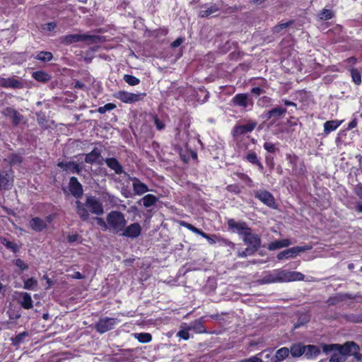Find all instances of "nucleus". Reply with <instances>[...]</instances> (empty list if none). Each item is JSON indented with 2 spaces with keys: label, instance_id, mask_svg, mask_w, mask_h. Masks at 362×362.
I'll return each mask as SVG.
<instances>
[{
  "label": "nucleus",
  "instance_id": "nucleus-1",
  "mask_svg": "<svg viewBox=\"0 0 362 362\" xmlns=\"http://www.w3.org/2000/svg\"><path fill=\"white\" fill-rule=\"evenodd\" d=\"M322 351L330 354L329 362H344L347 357L351 356L358 346L354 341H346L344 344H322Z\"/></svg>",
  "mask_w": 362,
  "mask_h": 362
},
{
  "label": "nucleus",
  "instance_id": "nucleus-2",
  "mask_svg": "<svg viewBox=\"0 0 362 362\" xmlns=\"http://www.w3.org/2000/svg\"><path fill=\"white\" fill-rule=\"evenodd\" d=\"M106 220L109 224V230L113 233H121L127 223L124 215L118 211H111L108 213Z\"/></svg>",
  "mask_w": 362,
  "mask_h": 362
},
{
  "label": "nucleus",
  "instance_id": "nucleus-3",
  "mask_svg": "<svg viewBox=\"0 0 362 362\" xmlns=\"http://www.w3.org/2000/svg\"><path fill=\"white\" fill-rule=\"evenodd\" d=\"M101 37L95 35L88 34H71L64 36V42L69 45L78 42H89L90 43H98Z\"/></svg>",
  "mask_w": 362,
  "mask_h": 362
},
{
  "label": "nucleus",
  "instance_id": "nucleus-4",
  "mask_svg": "<svg viewBox=\"0 0 362 362\" xmlns=\"http://www.w3.org/2000/svg\"><path fill=\"white\" fill-rule=\"evenodd\" d=\"M279 283L301 281L304 279V274L298 272H290L281 269H277Z\"/></svg>",
  "mask_w": 362,
  "mask_h": 362
},
{
  "label": "nucleus",
  "instance_id": "nucleus-5",
  "mask_svg": "<svg viewBox=\"0 0 362 362\" xmlns=\"http://www.w3.org/2000/svg\"><path fill=\"white\" fill-rule=\"evenodd\" d=\"M312 249V246L307 245L305 246H296L289 249H286L282 252H280L277 255V259L279 260H282L284 259L288 258H294L296 257L300 252H305L307 250H310Z\"/></svg>",
  "mask_w": 362,
  "mask_h": 362
},
{
  "label": "nucleus",
  "instance_id": "nucleus-6",
  "mask_svg": "<svg viewBox=\"0 0 362 362\" xmlns=\"http://www.w3.org/2000/svg\"><path fill=\"white\" fill-rule=\"evenodd\" d=\"M86 206L89 211L97 216L104 214V209L102 203L94 196H88L86 199Z\"/></svg>",
  "mask_w": 362,
  "mask_h": 362
},
{
  "label": "nucleus",
  "instance_id": "nucleus-7",
  "mask_svg": "<svg viewBox=\"0 0 362 362\" xmlns=\"http://www.w3.org/2000/svg\"><path fill=\"white\" fill-rule=\"evenodd\" d=\"M286 108L277 106L269 111L264 112L262 117L267 120L271 119V124H274L286 114Z\"/></svg>",
  "mask_w": 362,
  "mask_h": 362
},
{
  "label": "nucleus",
  "instance_id": "nucleus-8",
  "mask_svg": "<svg viewBox=\"0 0 362 362\" xmlns=\"http://www.w3.org/2000/svg\"><path fill=\"white\" fill-rule=\"evenodd\" d=\"M146 96V93H132L126 91H119L115 97L125 103H133L142 100Z\"/></svg>",
  "mask_w": 362,
  "mask_h": 362
},
{
  "label": "nucleus",
  "instance_id": "nucleus-9",
  "mask_svg": "<svg viewBox=\"0 0 362 362\" xmlns=\"http://www.w3.org/2000/svg\"><path fill=\"white\" fill-rule=\"evenodd\" d=\"M243 240L244 243L248 246L247 247L255 252L261 247L262 240L260 236L258 234L253 233L252 230L248 233V235H245Z\"/></svg>",
  "mask_w": 362,
  "mask_h": 362
},
{
  "label": "nucleus",
  "instance_id": "nucleus-10",
  "mask_svg": "<svg viewBox=\"0 0 362 362\" xmlns=\"http://www.w3.org/2000/svg\"><path fill=\"white\" fill-rule=\"evenodd\" d=\"M228 226L230 230L233 232L236 231L240 235L243 236V238L245 235H248V233L252 230L245 222H237L233 218L228 221Z\"/></svg>",
  "mask_w": 362,
  "mask_h": 362
},
{
  "label": "nucleus",
  "instance_id": "nucleus-11",
  "mask_svg": "<svg viewBox=\"0 0 362 362\" xmlns=\"http://www.w3.org/2000/svg\"><path fill=\"white\" fill-rule=\"evenodd\" d=\"M255 197L260 200L262 203H264L267 206L275 209L276 208V202L274 196L267 190H259L255 191Z\"/></svg>",
  "mask_w": 362,
  "mask_h": 362
},
{
  "label": "nucleus",
  "instance_id": "nucleus-12",
  "mask_svg": "<svg viewBox=\"0 0 362 362\" xmlns=\"http://www.w3.org/2000/svg\"><path fill=\"white\" fill-rule=\"evenodd\" d=\"M141 226L139 223H133L128 226L124 227L121 235L132 239L137 238L141 233Z\"/></svg>",
  "mask_w": 362,
  "mask_h": 362
},
{
  "label": "nucleus",
  "instance_id": "nucleus-13",
  "mask_svg": "<svg viewBox=\"0 0 362 362\" xmlns=\"http://www.w3.org/2000/svg\"><path fill=\"white\" fill-rule=\"evenodd\" d=\"M234 105L247 109L249 106L253 105V101L248 93H238L232 98Z\"/></svg>",
  "mask_w": 362,
  "mask_h": 362
},
{
  "label": "nucleus",
  "instance_id": "nucleus-14",
  "mask_svg": "<svg viewBox=\"0 0 362 362\" xmlns=\"http://www.w3.org/2000/svg\"><path fill=\"white\" fill-rule=\"evenodd\" d=\"M119 322L117 318L104 317L100 319L95 325L98 332L104 333L112 329L114 326Z\"/></svg>",
  "mask_w": 362,
  "mask_h": 362
},
{
  "label": "nucleus",
  "instance_id": "nucleus-15",
  "mask_svg": "<svg viewBox=\"0 0 362 362\" xmlns=\"http://www.w3.org/2000/svg\"><path fill=\"white\" fill-rule=\"evenodd\" d=\"M257 126V122L249 120L246 124L236 125L233 128V135L234 137L243 135L252 132Z\"/></svg>",
  "mask_w": 362,
  "mask_h": 362
},
{
  "label": "nucleus",
  "instance_id": "nucleus-16",
  "mask_svg": "<svg viewBox=\"0 0 362 362\" xmlns=\"http://www.w3.org/2000/svg\"><path fill=\"white\" fill-rule=\"evenodd\" d=\"M69 188L71 194L76 198H80L83 194L82 185L76 177H71L69 182Z\"/></svg>",
  "mask_w": 362,
  "mask_h": 362
},
{
  "label": "nucleus",
  "instance_id": "nucleus-17",
  "mask_svg": "<svg viewBox=\"0 0 362 362\" xmlns=\"http://www.w3.org/2000/svg\"><path fill=\"white\" fill-rule=\"evenodd\" d=\"M57 166L62 168L63 170L69 171L71 173H75L78 175H81L83 167L80 166V165L74 161L69 162H59L57 164Z\"/></svg>",
  "mask_w": 362,
  "mask_h": 362
},
{
  "label": "nucleus",
  "instance_id": "nucleus-18",
  "mask_svg": "<svg viewBox=\"0 0 362 362\" xmlns=\"http://www.w3.org/2000/svg\"><path fill=\"white\" fill-rule=\"evenodd\" d=\"M100 157L101 150L95 147L90 153L85 155V162L89 164L98 163L102 165L103 162L100 160Z\"/></svg>",
  "mask_w": 362,
  "mask_h": 362
},
{
  "label": "nucleus",
  "instance_id": "nucleus-19",
  "mask_svg": "<svg viewBox=\"0 0 362 362\" xmlns=\"http://www.w3.org/2000/svg\"><path fill=\"white\" fill-rule=\"evenodd\" d=\"M0 86L4 88H23V83L13 77L0 78Z\"/></svg>",
  "mask_w": 362,
  "mask_h": 362
},
{
  "label": "nucleus",
  "instance_id": "nucleus-20",
  "mask_svg": "<svg viewBox=\"0 0 362 362\" xmlns=\"http://www.w3.org/2000/svg\"><path fill=\"white\" fill-rule=\"evenodd\" d=\"M104 161L108 168L114 170L115 174L121 175L124 173L129 177V175L124 171L122 165L115 158H107Z\"/></svg>",
  "mask_w": 362,
  "mask_h": 362
},
{
  "label": "nucleus",
  "instance_id": "nucleus-21",
  "mask_svg": "<svg viewBox=\"0 0 362 362\" xmlns=\"http://www.w3.org/2000/svg\"><path fill=\"white\" fill-rule=\"evenodd\" d=\"M356 296L351 293H338L335 294L334 296H331L327 300V303L329 305H334L337 303L346 300L348 299H355Z\"/></svg>",
  "mask_w": 362,
  "mask_h": 362
},
{
  "label": "nucleus",
  "instance_id": "nucleus-22",
  "mask_svg": "<svg viewBox=\"0 0 362 362\" xmlns=\"http://www.w3.org/2000/svg\"><path fill=\"white\" fill-rule=\"evenodd\" d=\"M76 214L78 217L83 221L88 222L90 220V216L88 211V208L86 206V203L83 204L80 201L77 200L75 202Z\"/></svg>",
  "mask_w": 362,
  "mask_h": 362
},
{
  "label": "nucleus",
  "instance_id": "nucleus-23",
  "mask_svg": "<svg viewBox=\"0 0 362 362\" xmlns=\"http://www.w3.org/2000/svg\"><path fill=\"white\" fill-rule=\"evenodd\" d=\"M129 179L133 181L132 187L135 194L141 195L149 191L148 186L139 178L129 177Z\"/></svg>",
  "mask_w": 362,
  "mask_h": 362
},
{
  "label": "nucleus",
  "instance_id": "nucleus-24",
  "mask_svg": "<svg viewBox=\"0 0 362 362\" xmlns=\"http://www.w3.org/2000/svg\"><path fill=\"white\" fill-rule=\"evenodd\" d=\"M74 354L69 351L50 354L47 356V362H62L64 360L72 358Z\"/></svg>",
  "mask_w": 362,
  "mask_h": 362
},
{
  "label": "nucleus",
  "instance_id": "nucleus-25",
  "mask_svg": "<svg viewBox=\"0 0 362 362\" xmlns=\"http://www.w3.org/2000/svg\"><path fill=\"white\" fill-rule=\"evenodd\" d=\"M260 284L279 283L277 269L267 272L259 280Z\"/></svg>",
  "mask_w": 362,
  "mask_h": 362
},
{
  "label": "nucleus",
  "instance_id": "nucleus-26",
  "mask_svg": "<svg viewBox=\"0 0 362 362\" xmlns=\"http://www.w3.org/2000/svg\"><path fill=\"white\" fill-rule=\"evenodd\" d=\"M292 244L290 239H282V240H277L274 242H272L268 245V250L270 251L276 250L282 247H286Z\"/></svg>",
  "mask_w": 362,
  "mask_h": 362
},
{
  "label": "nucleus",
  "instance_id": "nucleus-27",
  "mask_svg": "<svg viewBox=\"0 0 362 362\" xmlns=\"http://www.w3.org/2000/svg\"><path fill=\"white\" fill-rule=\"evenodd\" d=\"M30 228L36 232H40L47 227L46 223L41 218L35 217L30 221Z\"/></svg>",
  "mask_w": 362,
  "mask_h": 362
},
{
  "label": "nucleus",
  "instance_id": "nucleus-28",
  "mask_svg": "<svg viewBox=\"0 0 362 362\" xmlns=\"http://www.w3.org/2000/svg\"><path fill=\"white\" fill-rule=\"evenodd\" d=\"M203 7L206 8L204 10H201L199 13V16L201 18H206L209 16L210 15L216 13V11H219V7L216 4H212L209 5V6H207L206 5H204Z\"/></svg>",
  "mask_w": 362,
  "mask_h": 362
},
{
  "label": "nucleus",
  "instance_id": "nucleus-29",
  "mask_svg": "<svg viewBox=\"0 0 362 362\" xmlns=\"http://www.w3.org/2000/svg\"><path fill=\"white\" fill-rule=\"evenodd\" d=\"M158 200V199L155 195L148 194L141 199L137 203L139 204L143 203V205L147 208L155 205Z\"/></svg>",
  "mask_w": 362,
  "mask_h": 362
},
{
  "label": "nucleus",
  "instance_id": "nucleus-30",
  "mask_svg": "<svg viewBox=\"0 0 362 362\" xmlns=\"http://www.w3.org/2000/svg\"><path fill=\"white\" fill-rule=\"evenodd\" d=\"M298 321L294 324L293 328L296 329L300 326L304 325L310 321V316L307 312H298L297 313Z\"/></svg>",
  "mask_w": 362,
  "mask_h": 362
},
{
  "label": "nucleus",
  "instance_id": "nucleus-31",
  "mask_svg": "<svg viewBox=\"0 0 362 362\" xmlns=\"http://www.w3.org/2000/svg\"><path fill=\"white\" fill-rule=\"evenodd\" d=\"M32 77L41 83H47L51 79V76L44 71H37L33 72Z\"/></svg>",
  "mask_w": 362,
  "mask_h": 362
},
{
  "label": "nucleus",
  "instance_id": "nucleus-32",
  "mask_svg": "<svg viewBox=\"0 0 362 362\" xmlns=\"http://www.w3.org/2000/svg\"><path fill=\"white\" fill-rule=\"evenodd\" d=\"M22 307L25 309L33 308V300L30 295L28 293H21V299L19 300Z\"/></svg>",
  "mask_w": 362,
  "mask_h": 362
},
{
  "label": "nucleus",
  "instance_id": "nucleus-33",
  "mask_svg": "<svg viewBox=\"0 0 362 362\" xmlns=\"http://www.w3.org/2000/svg\"><path fill=\"white\" fill-rule=\"evenodd\" d=\"M320 353L319 346L315 345H308L305 346V356L308 358L315 357Z\"/></svg>",
  "mask_w": 362,
  "mask_h": 362
},
{
  "label": "nucleus",
  "instance_id": "nucleus-34",
  "mask_svg": "<svg viewBox=\"0 0 362 362\" xmlns=\"http://www.w3.org/2000/svg\"><path fill=\"white\" fill-rule=\"evenodd\" d=\"M102 199L105 202L108 203L112 206H117L119 203L121 202V200L118 197L108 192L103 193Z\"/></svg>",
  "mask_w": 362,
  "mask_h": 362
},
{
  "label": "nucleus",
  "instance_id": "nucleus-35",
  "mask_svg": "<svg viewBox=\"0 0 362 362\" xmlns=\"http://www.w3.org/2000/svg\"><path fill=\"white\" fill-rule=\"evenodd\" d=\"M189 332H194L196 333H203L205 332V328L202 324V320H196L192 322L188 327Z\"/></svg>",
  "mask_w": 362,
  "mask_h": 362
},
{
  "label": "nucleus",
  "instance_id": "nucleus-36",
  "mask_svg": "<svg viewBox=\"0 0 362 362\" xmlns=\"http://www.w3.org/2000/svg\"><path fill=\"white\" fill-rule=\"evenodd\" d=\"M341 124L338 120L327 121L324 124V132L326 134H329L331 132L334 131Z\"/></svg>",
  "mask_w": 362,
  "mask_h": 362
},
{
  "label": "nucleus",
  "instance_id": "nucleus-37",
  "mask_svg": "<svg viewBox=\"0 0 362 362\" xmlns=\"http://www.w3.org/2000/svg\"><path fill=\"white\" fill-rule=\"evenodd\" d=\"M289 352H291V354L293 357H300L303 354H304L305 346H303L300 344H294V345L291 346Z\"/></svg>",
  "mask_w": 362,
  "mask_h": 362
},
{
  "label": "nucleus",
  "instance_id": "nucleus-38",
  "mask_svg": "<svg viewBox=\"0 0 362 362\" xmlns=\"http://www.w3.org/2000/svg\"><path fill=\"white\" fill-rule=\"evenodd\" d=\"M35 59L42 62H48L53 59V54L50 52L41 51L37 54Z\"/></svg>",
  "mask_w": 362,
  "mask_h": 362
},
{
  "label": "nucleus",
  "instance_id": "nucleus-39",
  "mask_svg": "<svg viewBox=\"0 0 362 362\" xmlns=\"http://www.w3.org/2000/svg\"><path fill=\"white\" fill-rule=\"evenodd\" d=\"M11 187L9 182V175L7 173L0 174V188L4 189H8Z\"/></svg>",
  "mask_w": 362,
  "mask_h": 362
},
{
  "label": "nucleus",
  "instance_id": "nucleus-40",
  "mask_svg": "<svg viewBox=\"0 0 362 362\" xmlns=\"http://www.w3.org/2000/svg\"><path fill=\"white\" fill-rule=\"evenodd\" d=\"M334 14V12L330 9H322L319 13L318 17L321 21H327L332 18Z\"/></svg>",
  "mask_w": 362,
  "mask_h": 362
},
{
  "label": "nucleus",
  "instance_id": "nucleus-41",
  "mask_svg": "<svg viewBox=\"0 0 362 362\" xmlns=\"http://www.w3.org/2000/svg\"><path fill=\"white\" fill-rule=\"evenodd\" d=\"M289 354V349L286 347H283L279 349L276 353V358L278 361H283Z\"/></svg>",
  "mask_w": 362,
  "mask_h": 362
},
{
  "label": "nucleus",
  "instance_id": "nucleus-42",
  "mask_svg": "<svg viewBox=\"0 0 362 362\" xmlns=\"http://www.w3.org/2000/svg\"><path fill=\"white\" fill-rule=\"evenodd\" d=\"M293 23V21H289L286 23H279L273 28L274 34H279L284 29L288 28Z\"/></svg>",
  "mask_w": 362,
  "mask_h": 362
},
{
  "label": "nucleus",
  "instance_id": "nucleus-43",
  "mask_svg": "<svg viewBox=\"0 0 362 362\" xmlns=\"http://www.w3.org/2000/svg\"><path fill=\"white\" fill-rule=\"evenodd\" d=\"M124 81L130 86L138 85L140 82L139 79L132 75L125 74L124 76Z\"/></svg>",
  "mask_w": 362,
  "mask_h": 362
},
{
  "label": "nucleus",
  "instance_id": "nucleus-44",
  "mask_svg": "<svg viewBox=\"0 0 362 362\" xmlns=\"http://www.w3.org/2000/svg\"><path fill=\"white\" fill-rule=\"evenodd\" d=\"M92 219L96 221L97 224L103 230H109V224L107 221H105L103 218L98 216L93 217Z\"/></svg>",
  "mask_w": 362,
  "mask_h": 362
},
{
  "label": "nucleus",
  "instance_id": "nucleus-45",
  "mask_svg": "<svg viewBox=\"0 0 362 362\" xmlns=\"http://www.w3.org/2000/svg\"><path fill=\"white\" fill-rule=\"evenodd\" d=\"M345 320L351 322H362V315L357 314H349L344 315Z\"/></svg>",
  "mask_w": 362,
  "mask_h": 362
},
{
  "label": "nucleus",
  "instance_id": "nucleus-46",
  "mask_svg": "<svg viewBox=\"0 0 362 362\" xmlns=\"http://www.w3.org/2000/svg\"><path fill=\"white\" fill-rule=\"evenodd\" d=\"M351 75L353 81L357 84L359 85L361 83V76L360 72L355 69H352L351 70Z\"/></svg>",
  "mask_w": 362,
  "mask_h": 362
},
{
  "label": "nucleus",
  "instance_id": "nucleus-47",
  "mask_svg": "<svg viewBox=\"0 0 362 362\" xmlns=\"http://www.w3.org/2000/svg\"><path fill=\"white\" fill-rule=\"evenodd\" d=\"M234 175H236L238 177L245 182L249 187L253 186L252 180L247 175L242 173H235Z\"/></svg>",
  "mask_w": 362,
  "mask_h": 362
},
{
  "label": "nucleus",
  "instance_id": "nucleus-48",
  "mask_svg": "<svg viewBox=\"0 0 362 362\" xmlns=\"http://www.w3.org/2000/svg\"><path fill=\"white\" fill-rule=\"evenodd\" d=\"M272 104V98L267 96L260 98L257 101V105L259 107H269Z\"/></svg>",
  "mask_w": 362,
  "mask_h": 362
},
{
  "label": "nucleus",
  "instance_id": "nucleus-49",
  "mask_svg": "<svg viewBox=\"0 0 362 362\" xmlns=\"http://www.w3.org/2000/svg\"><path fill=\"white\" fill-rule=\"evenodd\" d=\"M8 158L11 165L20 164L23 161V158L19 154L12 153Z\"/></svg>",
  "mask_w": 362,
  "mask_h": 362
},
{
  "label": "nucleus",
  "instance_id": "nucleus-50",
  "mask_svg": "<svg viewBox=\"0 0 362 362\" xmlns=\"http://www.w3.org/2000/svg\"><path fill=\"white\" fill-rule=\"evenodd\" d=\"M2 243L4 246H6L8 249L11 250L13 252H16L19 250L17 244L13 242H11L4 239Z\"/></svg>",
  "mask_w": 362,
  "mask_h": 362
},
{
  "label": "nucleus",
  "instance_id": "nucleus-51",
  "mask_svg": "<svg viewBox=\"0 0 362 362\" xmlns=\"http://www.w3.org/2000/svg\"><path fill=\"white\" fill-rule=\"evenodd\" d=\"M11 117L12 118V123L13 126L18 125L23 119V116L21 115L17 110L15 111V113H13Z\"/></svg>",
  "mask_w": 362,
  "mask_h": 362
},
{
  "label": "nucleus",
  "instance_id": "nucleus-52",
  "mask_svg": "<svg viewBox=\"0 0 362 362\" xmlns=\"http://www.w3.org/2000/svg\"><path fill=\"white\" fill-rule=\"evenodd\" d=\"M116 107V105L113 103H107L104 106L100 107L98 109V112L100 114H104L107 111H110Z\"/></svg>",
  "mask_w": 362,
  "mask_h": 362
},
{
  "label": "nucleus",
  "instance_id": "nucleus-53",
  "mask_svg": "<svg viewBox=\"0 0 362 362\" xmlns=\"http://www.w3.org/2000/svg\"><path fill=\"white\" fill-rule=\"evenodd\" d=\"M177 337H179L180 338L182 339H188L190 337L189 331L188 329V327L185 328L184 329H182L177 332L176 334Z\"/></svg>",
  "mask_w": 362,
  "mask_h": 362
},
{
  "label": "nucleus",
  "instance_id": "nucleus-54",
  "mask_svg": "<svg viewBox=\"0 0 362 362\" xmlns=\"http://www.w3.org/2000/svg\"><path fill=\"white\" fill-rule=\"evenodd\" d=\"M36 285H37V281L33 278L28 279L24 282V288L26 289H32Z\"/></svg>",
  "mask_w": 362,
  "mask_h": 362
},
{
  "label": "nucleus",
  "instance_id": "nucleus-55",
  "mask_svg": "<svg viewBox=\"0 0 362 362\" xmlns=\"http://www.w3.org/2000/svg\"><path fill=\"white\" fill-rule=\"evenodd\" d=\"M246 159L251 163L255 164L256 163H258V158L257 156L256 153L251 151L249 152L248 154L246 156Z\"/></svg>",
  "mask_w": 362,
  "mask_h": 362
},
{
  "label": "nucleus",
  "instance_id": "nucleus-56",
  "mask_svg": "<svg viewBox=\"0 0 362 362\" xmlns=\"http://www.w3.org/2000/svg\"><path fill=\"white\" fill-rule=\"evenodd\" d=\"M15 265L22 271L26 270L28 268V264L21 259H16Z\"/></svg>",
  "mask_w": 362,
  "mask_h": 362
},
{
  "label": "nucleus",
  "instance_id": "nucleus-57",
  "mask_svg": "<svg viewBox=\"0 0 362 362\" xmlns=\"http://www.w3.org/2000/svg\"><path fill=\"white\" fill-rule=\"evenodd\" d=\"M180 226H184L187 228H188L189 230H190L191 231L197 234V233L199 232V229L196 228L195 226H194L193 225L190 224V223H188L185 221H180Z\"/></svg>",
  "mask_w": 362,
  "mask_h": 362
},
{
  "label": "nucleus",
  "instance_id": "nucleus-58",
  "mask_svg": "<svg viewBox=\"0 0 362 362\" xmlns=\"http://www.w3.org/2000/svg\"><path fill=\"white\" fill-rule=\"evenodd\" d=\"M81 236L78 233L69 235L67 240L69 243L81 242Z\"/></svg>",
  "mask_w": 362,
  "mask_h": 362
},
{
  "label": "nucleus",
  "instance_id": "nucleus-59",
  "mask_svg": "<svg viewBox=\"0 0 362 362\" xmlns=\"http://www.w3.org/2000/svg\"><path fill=\"white\" fill-rule=\"evenodd\" d=\"M255 252L251 250L250 247H247L245 250L238 252V256L240 257H246L248 255L255 254Z\"/></svg>",
  "mask_w": 362,
  "mask_h": 362
},
{
  "label": "nucleus",
  "instance_id": "nucleus-60",
  "mask_svg": "<svg viewBox=\"0 0 362 362\" xmlns=\"http://www.w3.org/2000/svg\"><path fill=\"white\" fill-rule=\"evenodd\" d=\"M57 27L55 22H49L42 25V29L47 31H52Z\"/></svg>",
  "mask_w": 362,
  "mask_h": 362
},
{
  "label": "nucleus",
  "instance_id": "nucleus-61",
  "mask_svg": "<svg viewBox=\"0 0 362 362\" xmlns=\"http://www.w3.org/2000/svg\"><path fill=\"white\" fill-rule=\"evenodd\" d=\"M16 110L12 107H7L2 110L1 113L6 117H11L13 115V113H15Z\"/></svg>",
  "mask_w": 362,
  "mask_h": 362
},
{
  "label": "nucleus",
  "instance_id": "nucleus-62",
  "mask_svg": "<svg viewBox=\"0 0 362 362\" xmlns=\"http://www.w3.org/2000/svg\"><path fill=\"white\" fill-rule=\"evenodd\" d=\"M226 189L235 194H238L240 192V187L236 185H229L226 187Z\"/></svg>",
  "mask_w": 362,
  "mask_h": 362
},
{
  "label": "nucleus",
  "instance_id": "nucleus-63",
  "mask_svg": "<svg viewBox=\"0 0 362 362\" xmlns=\"http://www.w3.org/2000/svg\"><path fill=\"white\" fill-rule=\"evenodd\" d=\"M264 148L269 153H274L276 151L274 144L269 142H265L264 144Z\"/></svg>",
  "mask_w": 362,
  "mask_h": 362
},
{
  "label": "nucleus",
  "instance_id": "nucleus-64",
  "mask_svg": "<svg viewBox=\"0 0 362 362\" xmlns=\"http://www.w3.org/2000/svg\"><path fill=\"white\" fill-rule=\"evenodd\" d=\"M153 119H154V124H156L158 130H162L164 129V127H165L164 123L161 120H160L157 116H155Z\"/></svg>",
  "mask_w": 362,
  "mask_h": 362
}]
</instances>
